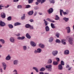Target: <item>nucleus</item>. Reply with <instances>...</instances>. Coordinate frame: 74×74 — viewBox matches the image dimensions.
<instances>
[{"label": "nucleus", "mask_w": 74, "mask_h": 74, "mask_svg": "<svg viewBox=\"0 0 74 74\" xmlns=\"http://www.w3.org/2000/svg\"><path fill=\"white\" fill-rule=\"evenodd\" d=\"M56 42H58V43H60L61 42L60 40L59 39H56Z\"/></svg>", "instance_id": "nucleus-39"}, {"label": "nucleus", "mask_w": 74, "mask_h": 74, "mask_svg": "<svg viewBox=\"0 0 74 74\" xmlns=\"http://www.w3.org/2000/svg\"><path fill=\"white\" fill-rule=\"evenodd\" d=\"M38 53V51L36 50H35L34 51L35 53Z\"/></svg>", "instance_id": "nucleus-57"}, {"label": "nucleus", "mask_w": 74, "mask_h": 74, "mask_svg": "<svg viewBox=\"0 0 74 74\" xmlns=\"http://www.w3.org/2000/svg\"><path fill=\"white\" fill-rule=\"evenodd\" d=\"M18 8H22V6L21 5H18L17 6Z\"/></svg>", "instance_id": "nucleus-44"}, {"label": "nucleus", "mask_w": 74, "mask_h": 74, "mask_svg": "<svg viewBox=\"0 0 74 74\" xmlns=\"http://www.w3.org/2000/svg\"><path fill=\"white\" fill-rule=\"evenodd\" d=\"M18 63V61L17 60H15L14 62V65H16Z\"/></svg>", "instance_id": "nucleus-19"}, {"label": "nucleus", "mask_w": 74, "mask_h": 74, "mask_svg": "<svg viewBox=\"0 0 74 74\" xmlns=\"http://www.w3.org/2000/svg\"><path fill=\"white\" fill-rule=\"evenodd\" d=\"M69 42L70 44L72 45L73 43V39H72V38H70L69 40Z\"/></svg>", "instance_id": "nucleus-6"}, {"label": "nucleus", "mask_w": 74, "mask_h": 74, "mask_svg": "<svg viewBox=\"0 0 74 74\" xmlns=\"http://www.w3.org/2000/svg\"><path fill=\"white\" fill-rule=\"evenodd\" d=\"M47 12L49 14H51L53 12V9L52 8H50L47 11Z\"/></svg>", "instance_id": "nucleus-1"}, {"label": "nucleus", "mask_w": 74, "mask_h": 74, "mask_svg": "<svg viewBox=\"0 0 74 74\" xmlns=\"http://www.w3.org/2000/svg\"><path fill=\"white\" fill-rule=\"evenodd\" d=\"M51 26L52 29H55V26L53 23H51Z\"/></svg>", "instance_id": "nucleus-17"}, {"label": "nucleus", "mask_w": 74, "mask_h": 74, "mask_svg": "<svg viewBox=\"0 0 74 74\" xmlns=\"http://www.w3.org/2000/svg\"><path fill=\"white\" fill-rule=\"evenodd\" d=\"M69 51L67 50L65 51H64V54H65V55H69Z\"/></svg>", "instance_id": "nucleus-11"}, {"label": "nucleus", "mask_w": 74, "mask_h": 74, "mask_svg": "<svg viewBox=\"0 0 74 74\" xmlns=\"http://www.w3.org/2000/svg\"><path fill=\"white\" fill-rule=\"evenodd\" d=\"M44 21L45 22V26H47L48 25V22L45 21V20L44 19Z\"/></svg>", "instance_id": "nucleus-32"}, {"label": "nucleus", "mask_w": 74, "mask_h": 74, "mask_svg": "<svg viewBox=\"0 0 74 74\" xmlns=\"http://www.w3.org/2000/svg\"><path fill=\"white\" fill-rule=\"evenodd\" d=\"M39 46L41 48H43L44 47V45L41 44H40Z\"/></svg>", "instance_id": "nucleus-27"}, {"label": "nucleus", "mask_w": 74, "mask_h": 74, "mask_svg": "<svg viewBox=\"0 0 74 74\" xmlns=\"http://www.w3.org/2000/svg\"><path fill=\"white\" fill-rule=\"evenodd\" d=\"M45 70V68H42L41 69H40V71H44Z\"/></svg>", "instance_id": "nucleus-33"}, {"label": "nucleus", "mask_w": 74, "mask_h": 74, "mask_svg": "<svg viewBox=\"0 0 74 74\" xmlns=\"http://www.w3.org/2000/svg\"><path fill=\"white\" fill-rule=\"evenodd\" d=\"M62 12L63 13V12H63V10H60V12Z\"/></svg>", "instance_id": "nucleus-58"}, {"label": "nucleus", "mask_w": 74, "mask_h": 74, "mask_svg": "<svg viewBox=\"0 0 74 74\" xmlns=\"http://www.w3.org/2000/svg\"><path fill=\"white\" fill-rule=\"evenodd\" d=\"M31 7V6L29 5H27L26 6V8H30Z\"/></svg>", "instance_id": "nucleus-36"}, {"label": "nucleus", "mask_w": 74, "mask_h": 74, "mask_svg": "<svg viewBox=\"0 0 74 74\" xmlns=\"http://www.w3.org/2000/svg\"><path fill=\"white\" fill-rule=\"evenodd\" d=\"M29 28H30V29H33V26H31L30 25V27Z\"/></svg>", "instance_id": "nucleus-49"}, {"label": "nucleus", "mask_w": 74, "mask_h": 74, "mask_svg": "<svg viewBox=\"0 0 74 74\" xmlns=\"http://www.w3.org/2000/svg\"><path fill=\"white\" fill-rule=\"evenodd\" d=\"M37 1L38 3H41V0H37Z\"/></svg>", "instance_id": "nucleus-53"}, {"label": "nucleus", "mask_w": 74, "mask_h": 74, "mask_svg": "<svg viewBox=\"0 0 74 74\" xmlns=\"http://www.w3.org/2000/svg\"><path fill=\"white\" fill-rule=\"evenodd\" d=\"M28 3L30 4V3H32L33 2V0H28Z\"/></svg>", "instance_id": "nucleus-38"}, {"label": "nucleus", "mask_w": 74, "mask_h": 74, "mask_svg": "<svg viewBox=\"0 0 74 74\" xmlns=\"http://www.w3.org/2000/svg\"><path fill=\"white\" fill-rule=\"evenodd\" d=\"M51 22H52V23H55V21L51 20Z\"/></svg>", "instance_id": "nucleus-61"}, {"label": "nucleus", "mask_w": 74, "mask_h": 74, "mask_svg": "<svg viewBox=\"0 0 74 74\" xmlns=\"http://www.w3.org/2000/svg\"><path fill=\"white\" fill-rule=\"evenodd\" d=\"M53 40V38L52 37H51L50 38L49 42H52Z\"/></svg>", "instance_id": "nucleus-26"}, {"label": "nucleus", "mask_w": 74, "mask_h": 74, "mask_svg": "<svg viewBox=\"0 0 74 74\" xmlns=\"http://www.w3.org/2000/svg\"><path fill=\"white\" fill-rule=\"evenodd\" d=\"M40 74H44V73L42 72H41L39 73Z\"/></svg>", "instance_id": "nucleus-62"}, {"label": "nucleus", "mask_w": 74, "mask_h": 74, "mask_svg": "<svg viewBox=\"0 0 74 74\" xmlns=\"http://www.w3.org/2000/svg\"><path fill=\"white\" fill-rule=\"evenodd\" d=\"M0 72H1V73H3V70H2V69H0Z\"/></svg>", "instance_id": "nucleus-59"}, {"label": "nucleus", "mask_w": 74, "mask_h": 74, "mask_svg": "<svg viewBox=\"0 0 74 74\" xmlns=\"http://www.w3.org/2000/svg\"><path fill=\"white\" fill-rule=\"evenodd\" d=\"M55 20H59V17L58 16V15H56V18H55Z\"/></svg>", "instance_id": "nucleus-30"}, {"label": "nucleus", "mask_w": 74, "mask_h": 74, "mask_svg": "<svg viewBox=\"0 0 74 74\" xmlns=\"http://www.w3.org/2000/svg\"><path fill=\"white\" fill-rule=\"evenodd\" d=\"M71 69H72V67H69V68L68 69V70H71Z\"/></svg>", "instance_id": "nucleus-55"}, {"label": "nucleus", "mask_w": 74, "mask_h": 74, "mask_svg": "<svg viewBox=\"0 0 74 74\" xmlns=\"http://www.w3.org/2000/svg\"><path fill=\"white\" fill-rule=\"evenodd\" d=\"M1 42L2 44H4L5 43V42L4 41V40L3 39H2Z\"/></svg>", "instance_id": "nucleus-45"}, {"label": "nucleus", "mask_w": 74, "mask_h": 74, "mask_svg": "<svg viewBox=\"0 0 74 74\" xmlns=\"http://www.w3.org/2000/svg\"><path fill=\"white\" fill-rule=\"evenodd\" d=\"M2 65L3 66L4 70H5V69H6V68L7 67V65H6V64L5 63H4V62H3L2 63Z\"/></svg>", "instance_id": "nucleus-9"}, {"label": "nucleus", "mask_w": 74, "mask_h": 74, "mask_svg": "<svg viewBox=\"0 0 74 74\" xmlns=\"http://www.w3.org/2000/svg\"><path fill=\"white\" fill-rule=\"evenodd\" d=\"M66 29L67 30V33H70V27H66Z\"/></svg>", "instance_id": "nucleus-8"}, {"label": "nucleus", "mask_w": 74, "mask_h": 74, "mask_svg": "<svg viewBox=\"0 0 74 74\" xmlns=\"http://www.w3.org/2000/svg\"><path fill=\"white\" fill-rule=\"evenodd\" d=\"M62 44H63L64 45H66V43L65 42H63V43H62Z\"/></svg>", "instance_id": "nucleus-64"}, {"label": "nucleus", "mask_w": 74, "mask_h": 74, "mask_svg": "<svg viewBox=\"0 0 74 74\" xmlns=\"http://www.w3.org/2000/svg\"><path fill=\"white\" fill-rule=\"evenodd\" d=\"M52 60H49L48 62H47V63L48 64H51V63H52Z\"/></svg>", "instance_id": "nucleus-35"}, {"label": "nucleus", "mask_w": 74, "mask_h": 74, "mask_svg": "<svg viewBox=\"0 0 74 74\" xmlns=\"http://www.w3.org/2000/svg\"><path fill=\"white\" fill-rule=\"evenodd\" d=\"M49 1L50 3H52L53 4L55 3V1H54V0H49Z\"/></svg>", "instance_id": "nucleus-31"}, {"label": "nucleus", "mask_w": 74, "mask_h": 74, "mask_svg": "<svg viewBox=\"0 0 74 74\" xmlns=\"http://www.w3.org/2000/svg\"><path fill=\"white\" fill-rule=\"evenodd\" d=\"M10 7V5H8L6 6H5V8H8V7Z\"/></svg>", "instance_id": "nucleus-56"}, {"label": "nucleus", "mask_w": 74, "mask_h": 74, "mask_svg": "<svg viewBox=\"0 0 74 74\" xmlns=\"http://www.w3.org/2000/svg\"><path fill=\"white\" fill-rule=\"evenodd\" d=\"M58 52L57 51H53L52 52V53L53 56H56L58 54Z\"/></svg>", "instance_id": "nucleus-3"}, {"label": "nucleus", "mask_w": 74, "mask_h": 74, "mask_svg": "<svg viewBox=\"0 0 74 74\" xmlns=\"http://www.w3.org/2000/svg\"><path fill=\"white\" fill-rule=\"evenodd\" d=\"M16 36H20V34L19 33H18L17 34H16Z\"/></svg>", "instance_id": "nucleus-54"}, {"label": "nucleus", "mask_w": 74, "mask_h": 74, "mask_svg": "<svg viewBox=\"0 0 74 74\" xmlns=\"http://www.w3.org/2000/svg\"><path fill=\"white\" fill-rule=\"evenodd\" d=\"M66 41V40H64V39H63L61 40V42L62 43H63L64 42Z\"/></svg>", "instance_id": "nucleus-43"}, {"label": "nucleus", "mask_w": 74, "mask_h": 74, "mask_svg": "<svg viewBox=\"0 0 74 74\" xmlns=\"http://www.w3.org/2000/svg\"><path fill=\"white\" fill-rule=\"evenodd\" d=\"M26 37H27V38H28L29 39H30L31 38V36H30L29 34L27 33L26 34Z\"/></svg>", "instance_id": "nucleus-16"}, {"label": "nucleus", "mask_w": 74, "mask_h": 74, "mask_svg": "<svg viewBox=\"0 0 74 74\" xmlns=\"http://www.w3.org/2000/svg\"><path fill=\"white\" fill-rule=\"evenodd\" d=\"M1 16L2 18H5V14L4 13H2L1 14Z\"/></svg>", "instance_id": "nucleus-5"}, {"label": "nucleus", "mask_w": 74, "mask_h": 74, "mask_svg": "<svg viewBox=\"0 0 74 74\" xmlns=\"http://www.w3.org/2000/svg\"><path fill=\"white\" fill-rule=\"evenodd\" d=\"M47 20H48L49 22H51V20L49 18H48L47 19Z\"/></svg>", "instance_id": "nucleus-47"}, {"label": "nucleus", "mask_w": 74, "mask_h": 74, "mask_svg": "<svg viewBox=\"0 0 74 74\" xmlns=\"http://www.w3.org/2000/svg\"><path fill=\"white\" fill-rule=\"evenodd\" d=\"M10 58L11 57H10V55H8V56L6 57V59L7 60H10Z\"/></svg>", "instance_id": "nucleus-21"}, {"label": "nucleus", "mask_w": 74, "mask_h": 74, "mask_svg": "<svg viewBox=\"0 0 74 74\" xmlns=\"http://www.w3.org/2000/svg\"><path fill=\"white\" fill-rule=\"evenodd\" d=\"M8 26L10 29H12L14 27L13 25L12 24H9Z\"/></svg>", "instance_id": "nucleus-20"}, {"label": "nucleus", "mask_w": 74, "mask_h": 74, "mask_svg": "<svg viewBox=\"0 0 74 74\" xmlns=\"http://www.w3.org/2000/svg\"><path fill=\"white\" fill-rule=\"evenodd\" d=\"M58 69L60 70H63V66L61 64H60L58 65Z\"/></svg>", "instance_id": "nucleus-7"}, {"label": "nucleus", "mask_w": 74, "mask_h": 74, "mask_svg": "<svg viewBox=\"0 0 74 74\" xmlns=\"http://www.w3.org/2000/svg\"><path fill=\"white\" fill-rule=\"evenodd\" d=\"M34 12L33 10L30 11L28 13V14L29 15H33Z\"/></svg>", "instance_id": "nucleus-13"}, {"label": "nucleus", "mask_w": 74, "mask_h": 74, "mask_svg": "<svg viewBox=\"0 0 74 74\" xmlns=\"http://www.w3.org/2000/svg\"><path fill=\"white\" fill-rule=\"evenodd\" d=\"M63 13L64 15H68L69 13H67L66 12H63Z\"/></svg>", "instance_id": "nucleus-40"}, {"label": "nucleus", "mask_w": 74, "mask_h": 74, "mask_svg": "<svg viewBox=\"0 0 74 74\" xmlns=\"http://www.w3.org/2000/svg\"><path fill=\"white\" fill-rule=\"evenodd\" d=\"M25 19V14H23V16L21 17V19L22 20H24Z\"/></svg>", "instance_id": "nucleus-24"}, {"label": "nucleus", "mask_w": 74, "mask_h": 74, "mask_svg": "<svg viewBox=\"0 0 74 74\" xmlns=\"http://www.w3.org/2000/svg\"><path fill=\"white\" fill-rule=\"evenodd\" d=\"M56 37H58V38H59V34H56Z\"/></svg>", "instance_id": "nucleus-46"}, {"label": "nucleus", "mask_w": 74, "mask_h": 74, "mask_svg": "<svg viewBox=\"0 0 74 74\" xmlns=\"http://www.w3.org/2000/svg\"><path fill=\"white\" fill-rule=\"evenodd\" d=\"M36 5H38V2H36Z\"/></svg>", "instance_id": "nucleus-63"}, {"label": "nucleus", "mask_w": 74, "mask_h": 74, "mask_svg": "<svg viewBox=\"0 0 74 74\" xmlns=\"http://www.w3.org/2000/svg\"><path fill=\"white\" fill-rule=\"evenodd\" d=\"M38 53H40L41 52V49H38L37 50Z\"/></svg>", "instance_id": "nucleus-34"}, {"label": "nucleus", "mask_w": 74, "mask_h": 74, "mask_svg": "<svg viewBox=\"0 0 74 74\" xmlns=\"http://www.w3.org/2000/svg\"><path fill=\"white\" fill-rule=\"evenodd\" d=\"M5 25V23H4V22H3L2 21H0V26H4Z\"/></svg>", "instance_id": "nucleus-2"}, {"label": "nucleus", "mask_w": 74, "mask_h": 74, "mask_svg": "<svg viewBox=\"0 0 74 74\" xmlns=\"http://www.w3.org/2000/svg\"><path fill=\"white\" fill-rule=\"evenodd\" d=\"M21 25V23L18 22L15 23L14 24V25L15 26H18V25Z\"/></svg>", "instance_id": "nucleus-22"}, {"label": "nucleus", "mask_w": 74, "mask_h": 74, "mask_svg": "<svg viewBox=\"0 0 74 74\" xmlns=\"http://www.w3.org/2000/svg\"><path fill=\"white\" fill-rule=\"evenodd\" d=\"M23 49L24 51H25L27 49V48L26 47V46H24L23 47Z\"/></svg>", "instance_id": "nucleus-42"}, {"label": "nucleus", "mask_w": 74, "mask_h": 74, "mask_svg": "<svg viewBox=\"0 0 74 74\" xmlns=\"http://www.w3.org/2000/svg\"><path fill=\"white\" fill-rule=\"evenodd\" d=\"M46 1V0H41V3L42 4V3H44V2H45Z\"/></svg>", "instance_id": "nucleus-41"}, {"label": "nucleus", "mask_w": 74, "mask_h": 74, "mask_svg": "<svg viewBox=\"0 0 74 74\" xmlns=\"http://www.w3.org/2000/svg\"><path fill=\"white\" fill-rule=\"evenodd\" d=\"M25 27L26 28H30V25L29 24H27L25 25Z\"/></svg>", "instance_id": "nucleus-23"}, {"label": "nucleus", "mask_w": 74, "mask_h": 74, "mask_svg": "<svg viewBox=\"0 0 74 74\" xmlns=\"http://www.w3.org/2000/svg\"><path fill=\"white\" fill-rule=\"evenodd\" d=\"M29 21L31 22H34V21L32 19H30Z\"/></svg>", "instance_id": "nucleus-48"}, {"label": "nucleus", "mask_w": 74, "mask_h": 74, "mask_svg": "<svg viewBox=\"0 0 74 74\" xmlns=\"http://www.w3.org/2000/svg\"><path fill=\"white\" fill-rule=\"evenodd\" d=\"M10 40L11 42H12L13 43L14 42V41H15V39H14V38L12 37L10 39Z\"/></svg>", "instance_id": "nucleus-14"}, {"label": "nucleus", "mask_w": 74, "mask_h": 74, "mask_svg": "<svg viewBox=\"0 0 74 74\" xmlns=\"http://www.w3.org/2000/svg\"><path fill=\"white\" fill-rule=\"evenodd\" d=\"M33 69L34 70H36V71L37 73H38V69H37V68L35 67H34L33 68Z\"/></svg>", "instance_id": "nucleus-29"}, {"label": "nucleus", "mask_w": 74, "mask_h": 74, "mask_svg": "<svg viewBox=\"0 0 74 74\" xmlns=\"http://www.w3.org/2000/svg\"><path fill=\"white\" fill-rule=\"evenodd\" d=\"M69 67H70V66H69V65H67L66 66V68H69Z\"/></svg>", "instance_id": "nucleus-60"}, {"label": "nucleus", "mask_w": 74, "mask_h": 74, "mask_svg": "<svg viewBox=\"0 0 74 74\" xmlns=\"http://www.w3.org/2000/svg\"><path fill=\"white\" fill-rule=\"evenodd\" d=\"M63 19L65 21V22H67L69 20V18H66V17L64 18Z\"/></svg>", "instance_id": "nucleus-18"}, {"label": "nucleus", "mask_w": 74, "mask_h": 74, "mask_svg": "<svg viewBox=\"0 0 74 74\" xmlns=\"http://www.w3.org/2000/svg\"><path fill=\"white\" fill-rule=\"evenodd\" d=\"M46 69H51L52 65L51 64L45 66Z\"/></svg>", "instance_id": "nucleus-10"}, {"label": "nucleus", "mask_w": 74, "mask_h": 74, "mask_svg": "<svg viewBox=\"0 0 74 74\" xmlns=\"http://www.w3.org/2000/svg\"><path fill=\"white\" fill-rule=\"evenodd\" d=\"M53 65H55V66H56V65H58V63L57 62L54 61L53 62Z\"/></svg>", "instance_id": "nucleus-25"}, {"label": "nucleus", "mask_w": 74, "mask_h": 74, "mask_svg": "<svg viewBox=\"0 0 74 74\" xmlns=\"http://www.w3.org/2000/svg\"><path fill=\"white\" fill-rule=\"evenodd\" d=\"M30 43L31 45L32 46V47H36V43H34V42L33 41H31Z\"/></svg>", "instance_id": "nucleus-4"}, {"label": "nucleus", "mask_w": 74, "mask_h": 74, "mask_svg": "<svg viewBox=\"0 0 74 74\" xmlns=\"http://www.w3.org/2000/svg\"><path fill=\"white\" fill-rule=\"evenodd\" d=\"M19 0H13V2H18Z\"/></svg>", "instance_id": "nucleus-51"}, {"label": "nucleus", "mask_w": 74, "mask_h": 74, "mask_svg": "<svg viewBox=\"0 0 74 74\" xmlns=\"http://www.w3.org/2000/svg\"><path fill=\"white\" fill-rule=\"evenodd\" d=\"M56 60H57V62H59V60H60V59H59V58H56Z\"/></svg>", "instance_id": "nucleus-50"}, {"label": "nucleus", "mask_w": 74, "mask_h": 74, "mask_svg": "<svg viewBox=\"0 0 74 74\" xmlns=\"http://www.w3.org/2000/svg\"><path fill=\"white\" fill-rule=\"evenodd\" d=\"M61 64L62 65V66H64V62H63V61L62 60L61 61Z\"/></svg>", "instance_id": "nucleus-37"}, {"label": "nucleus", "mask_w": 74, "mask_h": 74, "mask_svg": "<svg viewBox=\"0 0 74 74\" xmlns=\"http://www.w3.org/2000/svg\"><path fill=\"white\" fill-rule=\"evenodd\" d=\"M25 39V37L22 36V37H18L17 38L18 40H24Z\"/></svg>", "instance_id": "nucleus-15"}, {"label": "nucleus", "mask_w": 74, "mask_h": 74, "mask_svg": "<svg viewBox=\"0 0 74 74\" xmlns=\"http://www.w3.org/2000/svg\"><path fill=\"white\" fill-rule=\"evenodd\" d=\"M45 30L46 32L49 31V28L48 26H46L45 27Z\"/></svg>", "instance_id": "nucleus-12"}, {"label": "nucleus", "mask_w": 74, "mask_h": 74, "mask_svg": "<svg viewBox=\"0 0 74 74\" xmlns=\"http://www.w3.org/2000/svg\"><path fill=\"white\" fill-rule=\"evenodd\" d=\"M0 7L1 8V7H4V6L3 4H1L0 5Z\"/></svg>", "instance_id": "nucleus-52"}, {"label": "nucleus", "mask_w": 74, "mask_h": 74, "mask_svg": "<svg viewBox=\"0 0 74 74\" xmlns=\"http://www.w3.org/2000/svg\"><path fill=\"white\" fill-rule=\"evenodd\" d=\"M12 19V17L11 16H9L7 18L8 21H11Z\"/></svg>", "instance_id": "nucleus-28"}]
</instances>
